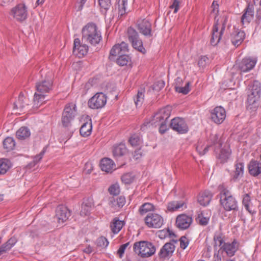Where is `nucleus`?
Returning a JSON list of instances; mask_svg holds the SVG:
<instances>
[{"instance_id":"1","label":"nucleus","mask_w":261,"mask_h":261,"mask_svg":"<svg viewBox=\"0 0 261 261\" xmlns=\"http://www.w3.org/2000/svg\"><path fill=\"white\" fill-rule=\"evenodd\" d=\"M36 92L34 95L33 107L38 108L47 100V94L53 89V81L51 73H49L44 78L36 83Z\"/></svg>"},{"instance_id":"2","label":"nucleus","mask_w":261,"mask_h":261,"mask_svg":"<svg viewBox=\"0 0 261 261\" xmlns=\"http://www.w3.org/2000/svg\"><path fill=\"white\" fill-rule=\"evenodd\" d=\"M102 39L100 32L94 23H89L82 29V40L92 45L98 44Z\"/></svg>"},{"instance_id":"3","label":"nucleus","mask_w":261,"mask_h":261,"mask_svg":"<svg viewBox=\"0 0 261 261\" xmlns=\"http://www.w3.org/2000/svg\"><path fill=\"white\" fill-rule=\"evenodd\" d=\"M218 189L220 191V203L224 209L226 211H238V202L225 185H220Z\"/></svg>"},{"instance_id":"4","label":"nucleus","mask_w":261,"mask_h":261,"mask_svg":"<svg viewBox=\"0 0 261 261\" xmlns=\"http://www.w3.org/2000/svg\"><path fill=\"white\" fill-rule=\"evenodd\" d=\"M128 51V44L125 42L122 41L120 44H115L110 50V56H117L118 58L117 59V63L121 66L126 65L130 61V58L128 56L125 55V53Z\"/></svg>"},{"instance_id":"5","label":"nucleus","mask_w":261,"mask_h":261,"mask_svg":"<svg viewBox=\"0 0 261 261\" xmlns=\"http://www.w3.org/2000/svg\"><path fill=\"white\" fill-rule=\"evenodd\" d=\"M134 252L141 257H149L152 256L156 251L155 246L148 241H140L134 243Z\"/></svg>"},{"instance_id":"6","label":"nucleus","mask_w":261,"mask_h":261,"mask_svg":"<svg viewBox=\"0 0 261 261\" xmlns=\"http://www.w3.org/2000/svg\"><path fill=\"white\" fill-rule=\"evenodd\" d=\"M240 243L237 239H234L231 242H226L222 247L214 253V257L215 261H222L220 254L225 252L228 257L234 256L239 249Z\"/></svg>"},{"instance_id":"7","label":"nucleus","mask_w":261,"mask_h":261,"mask_svg":"<svg viewBox=\"0 0 261 261\" xmlns=\"http://www.w3.org/2000/svg\"><path fill=\"white\" fill-rule=\"evenodd\" d=\"M77 115L76 107L75 103H69L65 106L61 118V122L64 127H69L71 122Z\"/></svg>"},{"instance_id":"8","label":"nucleus","mask_w":261,"mask_h":261,"mask_svg":"<svg viewBox=\"0 0 261 261\" xmlns=\"http://www.w3.org/2000/svg\"><path fill=\"white\" fill-rule=\"evenodd\" d=\"M128 39L134 49L144 54L146 49L143 45V41L140 38L138 32L133 27H128L127 30Z\"/></svg>"},{"instance_id":"9","label":"nucleus","mask_w":261,"mask_h":261,"mask_svg":"<svg viewBox=\"0 0 261 261\" xmlns=\"http://www.w3.org/2000/svg\"><path fill=\"white\" fill-rule=\"evenodd\" d=\"M226 21L227 18H225L221 25L219 23L218 20L214 23L210 40V43L212 45L216 46L220 42L225 29Z\"/></svg>"},{"instance_id":"10","label":"nucleus","mask_w":261,"mask_h":261,"mask_svg":"<svg viewBox=\"0 0 261 261\" xmlns=\"http://www.w3.org/2000/svg\"><path fill=\"white\" fill-rule=\"evenodd\" d=\"M145 225L149 228H160L164 223L163 217L157 213H149L144 218Z\"/></svg>"},{"instance_id":"11","label":"nucleus","mask_w":261,"mask_h":261,"mask_svg":"<svg viewBox=\"0 0 261 261\" xmlns=\"http://www.w3.org/2000/svg\"><path fill=\"white\" fill-rule=\"evenodd\" d=\"M107 101L106 95L102 92H98L89 99L88 105L90 109H99L106 105Z\"/></svg>"},{"instance_id":"12","label":"nucleus","mask_w":261,"mask_h":261,"mask_svg":"<svg viewBox=\"0 0 261 261\" xmlns=\"http://www.w3.org/2000/svg\"><path fill=\"white\" fill-rule=\"evenodd\" d=\"M257 59L254 58L246 57L236 63V68L241 72H247L255 67Z\"/></svg>"},{"instance_id":"13","label":"nucleus","mask_w":261,"mask_h":261,"mask_svg":"<svg viewBox=\"0 0 261 261\" xmlns=\"http://www.w3.org/2000/svg\"><path fill=\"white\" fill-rule=\"evenodd\" d=\"M171 128L179 134L188 133L189 127L185 120L180 117H176L171 120L170 124Z\"/></svg>"},{"instance_id":"14","label":"nucleus","mask_w":261,"mask_h":261,"mask_svg":"<svg viewBox=\"0 0 261 261\" xmlns=\"http://www.w3.org/2000/svg\"><path fill=\"white\" fill-rule=\"evenodd\" d=\"M258 0H253V3L249 2L247 6L244 10V13L241 17V23L244 27L248 25L254 17V4L256 1Z\"/></svg>"},{"instance_id":"15","label":"nucleus","mask_w":261,"mask_h":261,"mask_svg":"<svg viewBox=\"0 0 261 261\" xmlns=\"http://www.w3.org/2000/svg\"><path fill=\"white\" fill-rule=\"evenodd\" d=\"M225 118L226 111L221 106L216 107L211 111V120L216 124H221Z\"/></svg>"},{"instance_id":"16","label":"nucleus","mask_w":261,"mask_h":261,"mask_svg":"<svg viewBox=\"0 0 261 261\" xmlns=\"http://www.w3.org/2000/svg\"><path fill=\"white\" fill-rule=\"evenodd\" d=\"M11 14L17 21H22L27 18V8L23 4H18L12 9Z\"/></svg>"},{"instance_id":"17","label":"nucleus","mask_w":261,"mask_h":261,"mask_svg":"<svg viewBox=\"0 0 261 261\" xmlns=\"http://www.w3.org/2000/svg\"><path fill=\"white\" fill-rule=\"evenodd\" d=\"M136 26L140 33L144 36L146 37L152 36L151 23L147 19L138 20Z\"/></svg>"},{"instance_id":"18","label":"nucleus","mask_w":261,"mask_h":261,"mask_svg":"<svg viewBox=\"0 0 261 261\" xmlns=\"http://www.w3.org/2000/svg\"><path fill=\"white\" fill-rule=\"evenodd\" d=\"M175 248L173 242L165 243L158 253L159 257L163 259H169L172 255Z\"/></svg>"},{"instance_id":"19","label":"nucleus","mask_w":261,"mask_h":261,"mask_svg":"<svg viewBox=\"0 0 261 261\" xmlns=\"http://www.w3.org/2000/svg\"><path fill=\"white\" fill-rule=\"evenodd\" d=\"M193 219L191 216L182 214L179 215L176 217V225L181 230L188 229L191 225Z\"/></svg>"},{"instance_id":"20","label":"nucleus","mask_w":261,"mask_h":261,"mask_svg":"<svg viewBox=\"0 0 261 261\" xmlns=\"http://www.w3.org/2000/svg\"><path fill=\"white\" fill-rule=\"evenodd\" d=\"M245 36L246 34L244 31L233 27V31L230 34V37L232 44L235 47L239 46L244 41Z\"/></svg>"},{"instance_id":"21","label":"nucleus","mask_w":261,"mask_h":261,"mask_svg":"<svg viewBox=\"0 0 261 261\" xmlns=\"http://www.w3.org/2000/svg\"><path fill=\"white\" fill-rule=\"evenodd\" d=\"M89 47L85 44H81L80 40L76 38L74 40L73 54L79 58H82L87 55Z\"/></svg>"},{"instance_id":"22","label":"nucleus","mask_w":261,"mask_h":261,"mask_svg":"<svg viewBox=\"0 0 261 261\" xmlns=\"http://www.w3.org/2000/svg\"><path fill=\"white\" fill-rule=\"evenodd\" d=\"M71 214L68 208L63 205L58 206L56 211V216L59 223L65 222L70 216Z\"/></svg>"},{"instance_id":"23","label":"nucleus","mask_w":261,"mask_h":261,"mask_svg":"<svg viewBox=\"0 0 261 261\" xmlns=\"http://www.w3.org/2000/svg\"><path fill=\"white\" fill-rule=\"evenodd\" d=\"M171 114L170 110L167 108L160 109L154 116L155 123H164L167 122Z\"/></svg>"},{"instance_id":"24","label":"nucleus","mask_w":261,"mask_h":261,"mask_svg":"<svg viewBox=\"0 0 261 261\" xmlns=\"http://www.w3.org/2000/svg\"><path fill=\"white\" fill-rule=\"evenodd\" d=\"M260 95H248L247 109L251 111H255L259 107Z\"/></svg>"},{"instance_id":"25","label":"nucleus","mask_w":261,"mask_h":261,"mask_svg":"<svg viewBox=\"0 0 261 261\" xmlns=\"http://www.w3.org/2000/svg\"><path fill=\"white\" fill-rule=\"evenodd\" d=\"M100 167L102 171L107 173H111L115 169L114 161L109 158H103L100 161Z\"/></svg>"},{"instance_id":"26","label":"nucleus","mask_w":261,"mask_h":261,"mask_svg":"<svg viewBox=\"0 0 261 261\" xmlns=\"http://www.w3.org/2000/svg\"><path fill=\"white\" fill-rule=\"evenodd\" d=\"M249 174L254 177L261 174V162L252 160L248 166Z\"/></svg>"},{"instance_id":"27","label":"nucleus","mask_w":261,"mask_h":261,"mask_svg":"<svg viewBox=\"0 0 261 261\" xmlns=\"http://www.w3.org/2000/svg\"><path fill=\"white\" fill-rule=\"evenodd\" d=\"M231 150L229 147L222 148L220 152L217 154L216 158L218 161L221 164L227 162L230 155Z\"/></svg>"},{"instance_id":"28","label":"nucleus","mask_w":261,"mask_h":261,"mask_svg":"<svg viewBox=\"0 0 261 261\" xmlns=\"http://www.w3.org/2000/svg\"><path fill=\"white\" fill-rule=\"evenodd\" d=\"M212 197L213 195L210 191H205L199 194L197 200L201 205L205 206L210 203Z\"/></svg>"},{"instance_id":"29","label":"nucleus","mask_w":261,"mask_h":261,"mask_svg":"<svg viewBox=\"0 0 261 261\" xmlns=\"http://www.w3.org/2000/svg\"><path fill=\"white\" fill-rule=\"evenodd\" d=\"M214 249L215 252H217L218 250V247H222L223 244H225V237L224 234L220 232H217L214 234Z\"/></svg>"},{"instance_id":"30","label":"nucleus","mask_w":261,"mask_h":261,"mask_svg":"<svg viewBox=\"0 0 261 261\" xmlns=\"http://www.w3.org/2000/svg\"><path fill=\"white\" fill-rule=\"evenodd\" d=\"M186 208V204L185 201H171L168 203L167 209L169 212H173L179 210L183 207Z\"/></svg>"},{"instance_id":"31","label":"nucleus","mask_w":261,"mask_h":261,"mask_svg":"<svg viewBox=\"0 0 261 261\" xmlns=\"http://www.w3.org/2000/svg\"><path fill=\"white\" fill-rule=\"evenodd\" d=\"M124 225V222L123 221H121L118 218L115 217L111 223L110 228L114 233L117 234L121 230Z\"/></svg>"},{"instance_id":"32","label":"nucleus","mask_w":261,"mask_h":261,"mask_svg":"<svg viewBox=\"0 0 261 261\" xmlns=\"http://www.w3.org/2000/svg\"><path fill=\"white\" fill-rule=\"evenodd\" d=\"M261 94V85L260 83L257 81H254L249 86L248 89V95H260Z\"/></svg>"},{"instance_id":"33","label":"nucleus","mask_w":261,"mask_h":261,"mask_svg":"<svg viewBox=\"0 0 261 261\" xmlns=\"http://www.w3.org/2000/svg\"><path fill=\"white\" fill-rule=\"evenodd\" d=\"M235 171L233 176V179L236 180L241 178L243 176L244 170V164L243 162L236 161L235 163Z\"/></svg>"},{"instance_id":"34","label":"nucleus","mask_w":261,"mask_h":261,"mask_svg":"<svg viewBox=\"0 0 261 261\" xmlns=\"http://www.w3.org/2000/svg\"><path fill=\"white\" fill-rule=\"evenodd\" d=\"M126 148L124 144H120L114 146L113 149V156L115 159L123 156L126 152Z\"/></svg>"},{"instance_id":"35","label":"nucleus","mask_w":261,"mask_h":261,"mask_svg":"<svg viewBox=\"0 0 261 261\" xmlns=\"http://www.w3.org/2000/svg\"><path fill=\"white\" fill-rule=\"evenodd\" d=\"M210 147L214 146L215 147L214 151H216V148H220L222 146L223 142L219 139V135L217 134H211L209 139Z\"/></svg>"},{"instance_id":"36","label":"nucleus","mask_w":261,"mask_h":261,"mask_svg":"<svg viewBox=\"0 0 261 261\" xmlns=\"http://www.w3.org/2000/svg\"><path fill=\"white\" fill-rule=\"evenodd\" d=\"M155 210V206L152 203L145 202L139 207L138 212L140 215L144 216L146 213L154 211Z\"/></svg>"},{"instance_id":"37","label":"nucleus","mask_w":261,"mask_h":261,"mask_svg":"<svg viewBox=\"0 0 261 261\" xmlns=\"http://www.w3.org/2000/svg\"><path fill=\"white\" fill-rule=\"evenodd\" d=\"M92 129L91 120L83 123L80 128V132L81 136L86 137L90 136Z\"/></svg>"},{"instance_id":"38","label":"nucleus","mask_w":261,"mask_h":261,"mask_svg":"<svg viewBox=\"0 0 261 261\" xmlns=\"http://www.w3.org/2000/svg\"><path fill=\"white\" fill-rule=\"evenodd\" d=\"M251 199L250 194L249 193L245 194L243 196L242 203L244 206L245 209L251 215L256 214V211L254 210H252L250 207Z\"/></svg>"},{"instance_id":"39","label":"nucleus","mask_w":261,"mask_h":261,"mask_svg":"<svg viewBox=\"0 0 261 261\" xmlns=\"http://www.w3.org/2000/svg\"><path fill=\"white\" fill-rule=\"evenodd\" d=\"M28 101V98L24 97V95L22 93H20L18 96L17 100L14 103V108L22 110L27 106L29 105L27 103Z\"/></svg>"},{"instance_id":"40","label":"nucleus","mask_w":261,"mask_h":261,"mask_svg":"<svg viewBox=\"0 0 261 261\" xmlns=\"http://www.w3.org/2000/svg\"><path fill=\"white\" fill-rule=\"evenodd\" d=\"M145 89L143 88H141L138 90L137 94L134 97V100L136 107H140L142 106L145 96Z\"/></svg>"},{"instance_id":"41","label":"nucleus","mask_w":261,"mask_h":261,"mask_svg":"<svg viewBox=\"0 0 261 261\" xmlns=\"http://www.w3.org/2000/svg\"><path fill=\"white\" fill-rule=\"evenodd\" d=\"M17 138L19 140H24L31 135L30 129L25 126L20 127L16 133Z\"/></svg>"},{"instance_id":"42","label":"nucleus","mask_w":261,"mask_h":261,"mask_svg":"<svg viewBox=\"0 0 261 261\" xmlns=\"http://www.w3.org/2000/svg\"><path fill=\"white\" fill-rule=\"evenodd\" d=\"M93 206V203L90 201H84L81 207V211L80 214L82 216H88L90 214L92 207Z\"/></svg>"},{"instance_id":"43","label":"nucleus","mask_w":261,"mask_h":261,"mask_svg":"<svg viewBox=\"0 0 261 261\" xmlns=\"http://www.w3.org/2000/svg\"><path fill=\"white\" fill-rule=\"evenodd\" d=\"M98 4L100 6V12L106 15L107 11L111 6V0H98Z\"/></svg>"},{"instance_id":"44","label":"nucleus","mask_w":261,"mask_h":261,"mask_svg":"<svg viewBox=\"0 0 261 261\" xmlns=\"http://www.w3.org/2000/svg\"><path fill=\"white\" fill-rule=\"evenodd\" d=\"M11 162L7 159H1V174H5L12 167Z\"/></svg>"},{"instance_id":"45","label":"nucleus","mask_w":261,"mask_h":261,"mask_svg":"<svg viewBox=\"0 0 261 261\" xmlns=\"http://www.w3.org/2000/svg\"><path fill=\"white\" fill-rule=\"evenodd\" d=\"M17 241L16 238H11L5 244L1 246V253L10 250L16 243Z\"/></svg>"},{"instance_id":"46","label":"nucleus","mask_w":261,"mask_h":261,"mask_svg":"<svg viewBox=\"0 0 261 261\" xmlns=\"http://www.w3.org/2000/svg\"><path fill=\"white\" fill-rule=\"evenodd\" d=\"M15 145V141L12 137H7L3 141V146L7 151L12 150Z\"/></svg>"},{"instance_id":"47","label":"nucleus","mask_w":261,"mask_h":261,"mask_svg":"<svg viewBox=\"0 0 261 261\" xmlns=\"http://www.w3.org/2000/svg\"><path fill=\"white\" fill-rule=\"evenodd\" d=\"M158 235L161 239H164L168 237L171 238L175 236L174 232L169 228L159 230Z\"/></svg>"},{"instance_id":"48","label":"nucleus","mask_w":261,"mask_h":261,"mask_svg":"<svg viewBox=\"0 0 261 261\" xmlns=\"http://www.w3.org/2000/svg\"><path fill=\"white\" fill-rule=\"evenodd\" d=\"M127 0H119L118 2V17H121L126 14Z\"/></svg>"},{"instance_id":"49","label":"nucleus","mask_w":261,"mask_h":261,"mask_svg":"<svg viewBox=\"0 0 261 261\" xmlns=\"http://www.w3.org/2000/svg\"><path fill=\"white\" fill-rule=\"evenodd\" d=\"M210 220V218L205 217L203 214L201 212L197 215L196 218L197 223L201 226H206L208 224Z\"/></svg>"},{"instance_id":"50","label":"nucleus","mask_w":261,"mask_h":261,"mask_svg":"<svg viewBox=\"0 0 261 261\" xmlns=\"http://www.w3.org/2000/svg\"><path fill=\"white\" fill-rule=\"evenodd\" d=\"M210 145L204 146L201 142H199L196 146V150L200 155H204L208 150Z\"/></svg>"},{"instance_id":"51","label":"nucleus","mask_w":261,"mask_h":261,"mask_svg":"<svg viewBox=\"0 0 261 261\" xmlns=\"http://www.w3.org/2000/svg\"><path fill=\"white\" fill-rule=\"evenodd\" d=\"M135 177L131 173L124 174L121 177V180L125 184H130L134 180Z\"/></svg>"},{"instance_id":"52","label":"nucleus","mask_w":261,"mask_h":261,"mask_svg":"<svg viewBox=\"0 0 261 261\" xmlns=\"http://www.w3.org/2000/svg\"><path fill=\"white\" fill-rule=\"evenodd\" d=\"M129 142L133 146L139 145L141 142L140 137L136 134L132 135L129 139Z\"/></svg>"},{"instance_id":"53","label":"nucleus","mask_w":261,"mask_h":261,"mask_svg":"<svg viewBox=\"0 0 261 261\" xmlns=\"http://www.w3.org/2000/svg\"><path fill=\"white\" fill-rule=\"evenodd\" d=\"M46 147H44L39 154L34 156L33 162L34 165L37 164L41 160L46 152Z\"/></svg>"},{"instance_id":"54","label":"nucleus","mask_w":261,"mask_h":261,"mask_svg":"<svg viewBox=\"0 0 261 261\" xmlns=\"http://www.w3.org/2000/svg\"><path fill=\"white\" fill-rule=\"evenodd\" d=\"M96 244L98 246L101 247H107L109 245V242L104 237H100L96 240Z\"/></svg>"},{"instance_id":"55","label":"nucleus","mask_w":261,"mask_h":261,"mask_svg":"<svg viewBox=\"0 0 261 261\" xmlns=\"http://www.w3.org/2000/svg\"><path fill=\"white\" fill-rule=\"evenodd\" d=\"M190 84L187 83L184 87H176V91L184 94H187L190 91Z\"/></svg>"},{"instance_id":"56","label":"nucleus","mask_w":261,"mask_h":261,"mask_svg":"<svg viewBox=\"0 0 261 261\" xmlns=\"http://www.w3.org/2000/svg\"><path fill=\"white\" fill-rule=\"evenodd\" d=\"M255 23H256L255 29H261V7L256 11Z\"/></svg>"},{"instance_id":"57","label":"nucleus","mask_w":261,"mask_h":261,"mask_svg":"<svg viewBox=\"0 0 261 261\" xmlns=\"http://www.w3.org/2000/svg\"><path fill=\"white\" fill-rule=\"evenodd\" d=\"M180 246L182 249H185L189 244V239L186 236H182L179 239Z\"/></svg>"},{"instance_id":"58","label":"nucleus","mask_w":261,"mask_h":261,"mask_svg":"<svg viewBox=\"0 0 261 261\" xmlns=\"http://www.w3.org/2000/svg\"><path fill=\"white\" fill-rule=\"evenodd\" d=\"M179 0H172L170 2L169 6L170 9H174V13H176L179 9Z\"/></svg>"},{"instance_id":"59","label":"nucleus","mask_w":261,"mask_h":261,"mask_svg":"<svg viewBox=\"0 0 261 261\" xmlns=\"http://www.w3.org/2000/svg\"><path fill=\"white\" fill-rule=\"evenodd\" d=\"M109 192L111 195H117L119 194L120 190L118 186L113 185L109 188Z\"/></svg>"},{"instance_id":"60","label":"nucleus","mask_w":261,"mask_h":261,"mask_svg":"<svg viewBox=\"0 0 261 261\" xmlns=\"http://www.w3.org/2000/svg\"><path fill=\"white\" fill-rule=\"evenodd\" d=\"M129 245V242H127L125 244L121 245L119 249L117 251V254H118L119 257L121 258L124 253L125 250L127 247V246Z\"/></svg>"},{"instance_id":"61","label":"nucleus","mask_w":261,"mask_h":261,"mask_svg":"<svg viewBox=\"0 0 261 261\" xmlns=\"http://www.w3.org/2000/svg\"><path fill=\"white\" fill-rule=\"evenodd\" d=\"M125 198L124 196H120L117 198V204L118 209L122 207L125 204Z\"/></svg>"},{"instance_id":"62","label":"nucleus","mask_w":261,"mask_h":261,"mask_svg":"<svg viewBox=\"0 0 261 261\" xmlns=\"http://www.w3.org/2000/svg\"><path fill=\"white\" fill-rule=\"evenodd\" d=\"M208 60L206 56H201L198 61V65L199 67H204Z\"/></svg>"},{"instance_id":"63","label":"nucleus","mask_w":261,"mask_h":261,"mask_svg":"<svg viewBox=\"0 0 261 261\" xmlns=\"http://www.w3.org/2000/svg\"><path fill=\"white\" fill-rule=\"evenodd\" d=\"M109 205L110 207L113 208L114 210H118L117 204V199H115L114 197H111L109 199Z\"/></svg>"},{"instance_id":"64","label":"nucleus","mask_w":261,"mask_h":261,"mask_svg":"<svg viewBox=\"0 0 261 261\" xmlns=\"http://www.w3.org/2000/svg\"><path fill=\"white\" fill-rule=\"evenodd\" d=\"M167 122H166L164 123H157L158 125H160L159 132L162 134H164L166 132V130L168 129Z\"/></svg>"}]
</instances>
